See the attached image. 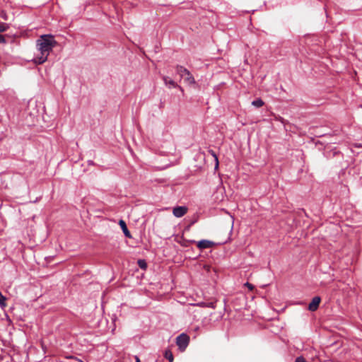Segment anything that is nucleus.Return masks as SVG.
Wrapping results in <instances>:
<instances>
[{
    "label": "nucleus",
    "mask_w": 362,
    "mask_h": 362,
    "mask_svg": "<svg viewBox=\"0 0 362 362\" xmlns=\"http://www.w3.org/2000/svg\"><path fill=\"white\" fill-rule=\"evenodd\" d=\"M163 81H164V83L166 86H168V88H176L177 86V84L173 80L171 79L170 78L168 77V76H163Z\"/></svg>",
    "instance_id": "nucleus-8"
},
{
    "label": "nucleus",
    "mask_w": 362,
    "mask_h": 362,
    "mask_svg": "<svg viewBox=\"0 0 362 362\" xmlns=\"http://www.w3.org/2000/svg\"><path fill=\"white\" fill-rule=\"evenodd\" d=\"M189 343V337L185 333H182L176 338V344L181 351H184Z\"/></svg>",
    "instance_id": "nucleus-3"
},
{
    "label": "nucleus",
    "mask_w": 362,
    "mask_h": 362,
    "mask_svg": "<svg viewBox=\"0 0 362 362\" xmlns=\"http://www.w3.org/2000/svg\"><path fill=\"white\" fill-rule=\"evenodd\" d=\"M264 102L262 99L259 98L255 100H253L252 105L255 106L256 107H261L264 105Z\"/></svg>",
    "instance_id": "nucleus-11"
},
{
    "label": "nucleus",
    "mask_w": 362,
    "mask_h": 362,
    "mask_svg": "<svg viewBox=\"0 0 362 362\" xmlns=\"http://www.w3.org/2000/svg\"><path fill=\"white\" fill-rule=\"evenodd\" d=\"M57 45V41L52 35H43L37 40V47L39 54L33 59L37 64L45 62L50 52Z\"/></svg>",
    "instance_id": "nucleus-1"
},
{
    "label": "nucleus",
    "mask_w": 362,
    "mask_h": 362,
    "mask_svg": "<svg viewBox=\"0 0 362 362\" xmlns=\"http://www.w3.org/2000/svg\"><path fill=\"white\" fill-rule=\"evenodd\" d=\"M321 298L319 296L314 297L311 302L308 305V310L310 311H315L317 310L319 305L320 303Z\"/></svg>",
    "instance_id": "nucleus-5"
},
{
    "label": "nucleus",
    "mask_w": 362,
    "mask_h": 362,
    "mask_svg": "<svg viewBox=\"0 0 362 362\" xmlns=\"http://www.w3.org/2000/svg\"><path fill=\"white\" fill-rule=\"evenodd\" d=\"M7 42L4 35L0 34V43L6 44Z\"/></svg>",
    "instance_id": "nucleus-17"
},
{
    "label": "nucleus",
    "mask_w": 362,
    "mask_h": 362,
    "mask_svg": "<svg viewBox=\"0 0 362 362\" xmlns=\"http://www.w3.org/2000/svg\"><path fill=\"white\" fill-rule=\"evenodd\" d=\"M6 297L0 292V305L1 306H6Z\"/></svg>",
    "instance_id": "nucleus-13"
},
{
    "label": "nucleus",
    "mask_w": 362,
    "mask_h": 362,
    "mask_svg": "<svg viewBox=\"0 0 362 362\" xmlns=\"http://www.w3.org/2000/svg\"><path fill=\"white\" fill-rule=\"evenodd\" d=\"M208 152L214 157V158L215 160V169H217L218 168L219 162H218V158L216 153L212 149H209Z\"/></svg>",
    "instance_id": "nucleus-9"
},
{
    "label": "nucleus",
    "mask_w": 362,
    "mask_h": 362,
    "mask_svg": "<svg viewBox=\"0 0 362 362\" xmlns=\"http://www.w3.org/2000/svg\"><path fill=\"white\" fill-rule=\"evenodd\" d=\"M206 308L214 309L216 308V302H209L206 303Z\"/></svg>",
    "instance_id": "nucleus-15"
},
{
    "label": "nucleus",
    "mask_w": 362,
    "mask_h": 362,
    "mask_svg": "<svg viewBox=\"0 0 362 362\" xmlns=\"http://www.w3.org/2000/svg\"><path fill=\"white\" fill-rule=\"evenodd\" d=\"M187 211L188 209L187 206H179L173 208V214L177 218H180L185 216L187 214Z\"/></svg>",
    "instance_id": "nucleus-4"
},
{
    "label": "nucleus",
    "mask_w": 362,
    "mask_h": 362,
    "mask_svg": "<svg viewBox=\"0 0 362 362\" xmlns=\"http://www.w3.org/2000/svg\"><path fill=\"white\" fill-rule=\"evenodd\" d=\"M206 303L205 302H200L196 304V305L201 307V308H206Z\"/></svg>",
    "instance_id": "nucleus-18"
},
{
    "label": "nucleus",
    "mask_w": 362,
    "mask_h": 362,
    "mask_svg": "<svg viewBox=\"0 0 362 362\" xmlns=\"http://www.w3.org/2000/svg\"><path fill=\"white\" fill-rule=\"evenodd\" d=\"M136 362H141L139 358L137 356H134Z\"/></svg>",
    "instance_id": "nucleus-19"
},
{
    "label": "nucleus",
    "mask_w": 362,
    "mask_h": 362,
    "mask_svg": "<svg viewBox=\"0 0 362 362\" xmlns=\"http://www.w3.org/2000/svg\"><path fill=\"white\" fill-rule=\"evenodd\" d=\"M119 224L124 234V235L127 238H132V235H131V233L129 232V230H128L127 228V224L125 223L124 221L123 220H120L119 222Z\"/></svg>",
    "instance_id": "nucleus-7"
},
{
    "label": "nucleus",
    "mask_w": 362,
    "mask_h": 362,
    "mask_svg": "<svg viewBox=\"0 0 362 362\" xmlns=\"http://www.w3.org/2000/svg\"><path fill=\"white\" fill-rule=\"evenodd\" d=\"M165 358L168 360L169 362L174 361V357L172 351L170 349H167L165 351L164 354Z\"/></svg>",
    "instance_id": "nucleus-10"
},
{
    "label": "nucleus",
    "mask_w": 362,
    "mask_h": 362,
    "mask_svg": "<svg viewBox=\"0 0 362 362\" xmlns=\"http://www.w3.org/2000/svg\"><path fill=\"white\" fill-rule=\"evenodd\" d=\"M138 266L142 269H146L147 263L145 259H139L137 261Z\"/></svg>",
    "instance_id": "nucleus-12"
},
{
    "label": "nucleus",
    "mask_w": 362,
    "mask_h": 362,
    "mask_svg": "<svg viewBox=\"0 0 362 362\" xmlns=\"http://www.w3.org/2000/svg\"><path fill=\"white\" fill-rule=\"evenodd\" d=\"M197 247L202 250L210 248L214 245V243L210 240H202L197 243Z\"/></svg>",
    "instance_id": "nucleus-6"
},
{
    "label": "nucleus",
    "mask_w": 362,
    "mask_h": 362,
    "mask_svg": "<svg viewBox=\"0 0 362 362\" xmlns=\"http://www.w3.org/2000/svg\"><path fill=\"white\" fill-rule=\"evenodd\" d=\"M8 28V25L6 23L0 22V33L6 31Z\"/></svg>",
    "instance_id": "nucleus-14"
},
{
    "label": "nucleus",
    "mask_w": 362,
    "mask_h": 362,
    "mask_svg": "<svg viewBox=\"0 0 362 362\" xmlns=\"http://www.w3.org/2000/svg\"><path fill=\"white\" fill-rule=\"evenodd\" d=\"M176 71L181 77H185V80L187 83L190 85L195 83V80L193 76L190 71L184 66L177 65L176 66Z\"/></svg>",
    "instance_id": "nucleus-2"
},
{
    "label": "nucleus",
    "mask_w": 362,
    "mask_h": 362,
    "mask_svg": "<svg viewBox=\"0 0 362 362\" xmlns=\"http://www.w3.org/2000/svg\"><path fill=\"white\" fill-rule=\"evenodd\" d=\"M245 286H246L247 288H248V289H249L250 291H252V290L254 289V288H255V286H254L252 284H250V283H249V282H246V283L245 284Z\"/></svg>",
    "instance_id": "nucleus-16"
}]
</instances>
